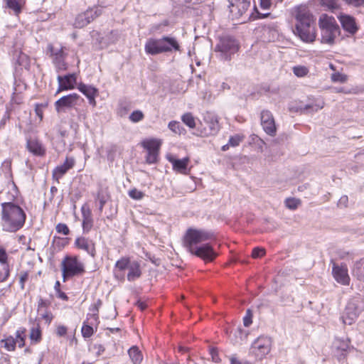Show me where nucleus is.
<instances>
[{"mask_svg": "<svg viewBox=\"0 0 364 364\" xmlns=\"http://www.w3.org/2000/svg\"><path fill=\"white\" fill-rule=\"evenodd\" d=\"M213 238L214 234L210 231L203 229L188 228L183 237V244L192 255L205 261L210 262L217 256L212 245L208 242L200 246H198V245Z\"/></svg>", "mask_w": 364, "mask_h": 364, "instance_id": "nucleus-1", "label": "nucleus"}, {"mask_svg": "<svg viewBox=\"0 0 364 364\" xmlns=\"http://www.w3.org/2000/svg\"><path fill=\"white\" fill-rule=\"evenodd\" d=\"M26 215L18 205L9 202L1 203V225L4 231L15 232L24 225Z\"/></svg>", "mask_w": 364, "mask_h": 364, "instance_id": "nucleus-2", "label": "nucleus"}, {"mask_svg": "<svg viewBox=\"0 0 364 364\" xmlns=\"http://www.w3.org/2000/svg\"><path fill=\"white\" fill-rule=\"evenodd\" d=\"M144 49L146 53L155 55L163 53L179 51L181 46L176 38L171 36H163L161 38H149L147 40Z\"/></svg>", "mask_w": 364, "mask_h": 364, "instance_id": "nucleus-3", "label": "nucleus"}, {"mask_svg": "<svg viewBox=\"0 0 364 364\" xmlns=\"http://www.w3.org/2000/svg\"><path fill=\"white\" fill-rule=\"evenodd\" d=\"M321 31V43L333 45L336 38L340 34V28L335 18L327 14H322L318 20Z\"/></svg>", "mask_w": 364, "mask_h": 364, "instance_id": "nucleus-4", "label": "nucleus"}, {"mask_svg": "<svg viewBox=\"0 0 364 364\" xmlns=\"http://www.w3.org/2000/svg\"><path fill=\"white\" fill-rule=\"evenodd\" d=\"M239 50V44L232 36H223L219 38L215 51L222 60H230L232 55Z\"/></svg>", "mask_w": 364, "mask_h": 364, "instance_id": "nucleus-5", "label": "nucleus"}, {"mask_svg": "<svg viewBox=\"0 0 364 364\" xmlns=\"http://www.w3.org/2000/svg\"><path fill=\"white\" fill-rule=\"evenodd\" d=\"M364 310V301L360 297L351 299L347 304L342 320L344 324H353Z\"/></svg>", "mask_w": 364, "mask_h": 364, "instance_id": "nucleus-6", "label": "nucleus"}, {"mask_svg": "<svg viewBox=\"0 0 364 364\" xmlns=\"http://www.w3.org/2000/svg\"><path fill=\"white\" fill-rule=\"evenodd\" d=\"M63 281L67 277L84 273V265L80 262L76 257H66L61 264Z\"/></svg>", "mask_w": 364, "mask_h": 364, "instance_id": "nucleus-7", "label": "nucleus"}, {"mask_svg": "<svg viewBox=\"0 0 364 364\" xmlns=\"http://www.w3.org/2000/svg\"><path fill=\"white\" fill-rule=\"evenodd\" d=\"M48 53L52 58L53 63L58 70H65L67 65L65 62L67 54L65 53V48L61 45H48Z\"/></svg>", "mask_w": 364, "mask_h": 364, "instance_id": "nucleus-8", "label": "nucleus"}, {"mask_svg": "<svg viewBox=\"0 0 364 364\" xmlns=\"http://www.w3.org/2000/svg\"><path fill=\"white\" fill-rule=\"evenodd\" d=\"M293 15L295 18V25L309 26L315 25V18L309 9L303 5L296 6Z\"/></svg>", "mask_w": 364, "mask_h": 364, "instance_id": "nucleus-9", "label": "nucleus"}, {"mask_svg": "<svg viewBox=\"0 0 364 364\" xmlns=\"http://www.w3.org/2000/svg\"><path fill=\"white\" fill-rule=\"evenodd\" d=\"M102 13V9L97 7L94 9H88L84 13L77 16L74 22L75 28H83L89 24L95 18L100 16Z\"/></svg>", "mask_w": 364, "mask_h": 364, "instance_id": "nucleus-10", "label": "nucleus"}, {"mask_svg": "<svg viewBox=\"0 0 364 364\" xmlns=\"http://www.w3.org/2000/svg\"><path fill=\"white\" fill-rule=\"evenodd\" d=\"M294 33L305 43H313L316 40V33L314 25H295Z\"/></svg>", "mask_w": 364, "mask_h": 364, "instance_id": "nucleus-11", "label": "nucleus"}, {"mask_svg": "<svg viewBox=\"0 0 364 364\" xmlns=\"http://www.w3.org/2000/svg\"><path fill=\"white\" fill-rule=\"evenodd\" d=\"M270 350V340L259 337L252 343L251 351L258 359H262Z\"/></svg>", "mask_w": 364, "mask_h": 364, "instance_id": "nucleus-12", "label": "nucleus"}, {"mask_svg": "<svg viewBox=\"0 0 364 364\" xmlns=\"http://www.w3.org/2000/svg\"><path fill=\"white\" fill-rule=\"evenodd\" d=\"M143 146L147 150L146 162L154 164L157 161L161 141L157 139H149L143 142Z\"/></svg>", "mask_w": 364, "mask_h": 364, "instance_id": "nucleus-13", "label": "nucleus"}, {"mask_svg": "<svg viewBox=\"0 0 364 364\" xmlns=\"http://www.w3.org/2000/svg\"><path fill=\"white\" fill-rule=\"evenodd\" d=\"M251 0H228L230 12L233 18L242 16L250 6Z\"/></svg>", "mask_w": 364, "mask_h": 364, "instance_id": "nucleus-14", "label": "nucleus"}, {"mask_svg": "<svg viewBox=\"0 0 364 364\" xmlns=\"http://www.w3.org/2000/svg\"><path fill=\"white\" fill-rule=\"evenodd\" d=\"M261 124L264 132L270 135L276 134V125L272 114L268 110H263L261 112Z\"/></svg>", "mask_w": 364, "mask_h": 364, "instance_id": "nucleus-15", "label": "nucleus"}, {"mask_svg": "<svg viewBox=\"0 0 364 364\" xmlns=\"http://www.w3.org/2000/svg\"><path fill=\"white\" fill-rule=\"evenodd\" d=\"M57 80L58 82V88L56 94H58L63 90L73 89L76 84L77 76L75 73L66 75L63 77L58 75Z\"/></svg>", "mask_w": 364, "mask_h": 364, "instance_id": "nucleus-16", "label": "nucleus"}, {"mask_svg": "<svg viewBox=\"0 0 364 364\" xmlns=\"http://www.w3.org/2000/svg\"><path fill=\"white\" fill-rule=\"evenodd\" d=\"M338 18L343 28L348 33L353 35L358 31V26L353 16L342 14L338 16Z\"/></svg>", "mask_w": 364, "mask_h": 364, "instance_id": "nucleus-17", "label": "nucleus"}, {"mask_svg": "<svg viewBox=\"0 0 364 364\" xmlns=\"http://www.w3.org/2000/svg\"><path fill=\"white\" fill-rule=\"evenodd\" d=\"M79 98L76 93L63 96L55 102V107L57 112L60 113L65 107H71L75 105Z\"/></svg>", "mask_w": 364, "mask_h": 364, "instance_id": "nucleus-18", "label": "nucleus"}, {"mask_svg": "<svg viewBox=\"0 0 364 364\" xmlns=\"http://www.w3.org/2000/svg\"><path fill=\"white\" fill-rule=\"evenodd\" d=\"M75 164L73 157H66L64 163L58 166L53 171V177L58 181L68 170L72 168Z\"/></svg>", "mask_w": 364, "mask_h": 364, "instance_id": "nucleus-19", "label": "nucleus"}, {"mask_svg": "<svg viewBox=\"0 0 364 364\" xmlns=\"http://www.w3.org/2000/svg\"><path fill=\"white\" fill-rule=\"evenodd\" d=\"M75 244L78 249L82 250L90 255L92 257H95L96 250L95 243L85 237H78Z\"/></svg>", "mask_w": 364, "mask_h": 364, "instance_id": "nucleus-20", "label": "nucleus"}, {"mask_svg": "<svg viewBox=\"0 0 364 364\" xmlns=\"http://www.w3.org/2000/svg\"><path fill=\"white\" fill-rule=\"evenodd\" d=\"M333 277L338 283L343 285L349 284L350 277L348 274L347 268L334 264L333 267Z\"/></svg>", "mask_w": 364, "mask_h": 364, "instance_id": "nucleus-21", "label": "nucleus"}, {"mask_svg": "<svg viewBox=\"0 0 364 364\" xmlns=\"http://www.w3.org/2000/svg\"><path fill=\"white\" fill-rule=\"evenodd\" d=\"M77 88L87 97L89 100V103L95 107L96 105L95 97L97 95L98 90L91 85H87L83 83L79 84Z\"/></svg>", "mask_w": 364, "mask_h": 364, "instance_id": "nucleus-22", "label": "nucleus"}, {"mask_svg": "<svg viewBox=\"0 0 364 364\" xmlns=\"http://www.w3.org/2000/svg\"><path fill=\"white\" fill-rule=\"evenodd\" d=\"M168 160L171 163L174 171L183 174L188 173L187 166L189 162V158L186 157L182 159H176L173 156H168Z\"/></svg>", "mask_w": 364, "mask_h": 364, "instance_id": "nucleus-23", "label": "nucleus"}, {"mask_svg": "<svg viewBox=\"0 0 364 364\" xmlns=\"http://www.w3.org/2000/svg\"><path fill=\"white\" fill-rule=\"evenodd\" d=\"M82 216V228L84 232H89L93 225V220L90 208L87 205H82L81 208Z\"/></svg>", "mask_w": 364, "mask_h": 364, "instance_id": "nucleus-24", "label": "nucleus"}, {"mask_svg": "<svg viewBox=\"0 0 364 364\" xmlns=\"http://www.w3.org/2000/svg\"><path fill=\"white\" fill-rule=\"evenodd\" d=\"M127 279L133 282L139 278L141 274L140 265L137 262H132L128 268Z\"/></svg>", "mask_w": 364, "mask_h": 364, "instance_id": "nucleus-25", "label": "nucleus"}, {"mask_svg": "<svg viewBox=\"0 0 364 364\" xmlns=\"http://www.w3.org/2000/svg\"><path fill=\"white\" fill-rule=\"evenodd\" d=\"M27 148L29 151L35 155L43 156L45 154V149L39 141L30 139L27 141Z\"/></svg>", "mask_w": 364, "mask_h": 364, "instance_id": "nucleus-26", "label": "nucleus"}, {"mask_svg": "<svg viewBox=\"0 0 364 364\" xmlns=\"http://www.w3.org/2000/svg\"><path fill=\"white\" fill-rule=\"evenodd\" d=\"M324 102L323 100L317 99L314 103L306 105L300 109L304 113L316 112L321 109L324 107Z\"/></svg>", "mask_w": 364, "mask_h": 364, "instance_id": "nucleus-27", "label": "nucleus"}, {"mask_svg": "<svg viewBox=\"0 0 364 364\" xmlns=\"http://www.w3.org/2000/svg\"><path fill=\"white\" fill-rule=\"evenodd\" d=\"M205 121L208 123L210 132L209 134L214 135L218 133L220 129L218 120L216 116L208 114L207 117H205Z\"/></svg>", "mask_w": 364, "mask_h": 364, "instance_id": "nucleus-28", "label": "nucleus"}, {"mask_svg": "<svg viewBox=\"0 0 364 364\" xmlns=\"http://www.w3.org/2000/svg\"><path fill=\"white\" fill-rule=\"evenodd\" d=\"M129 358L133 364H140L143 360V355L141 350L136 346H133L128 350Z\"/></svg>", "mask_w": 364, "mask_h": 364, "instance_id": "nucleus-29", "label": "nucleus"}, {"mask_svg": "<svg viewBox=\"0 0 364 364\" xmlns=\"http://www.w3.org/2000/svg\"><path fill=\"white\" fill-rule=\"evenodd\" d=\"M352 272L358 279L364 282V259L355 262Z\"/></svg>", "mask_w": 364, "mask_h": 364, "instance_id": "nucleus-30", "label": "nucleus"}, {"mask_svg": "<svg viewBox=\"0 0 364 364\" xmlns=\"http://www.w3.org/2000/svg\"><path fill=\"white\" fill-rule=\"evenodd\" d=\"M119 38V33L117 31H111L108 34L102 38V44L108 46L110 44L115 43Z\"/></svg>", "mask_w": 364, "mask_h": 364, "instance_id": "nucleus-31", "label": "nucleus"}, {"mask_svg": "<svg viewBox=\"0 0 364 364\" xmlns=\"http://www.w3.org/2000/svg\"><path fill=\"white\" fill-rule=\"evenodd\" d=\"M26 332L25 328H20L16 332V338H14L16 345L18 344L19 348H23L25 346Z\"/></svg>", "mask_w": 364, "mask_h": 364, "instance_id": "nucleus-32", "label": "nucleus"}, {"mask_svg": "<svg viewBox=\"0 0 364 364\" xmlns=\"http://www.w3.org/2000/svg\"><path fill=\"white\" fill-rule=\"evenodd\" d=\"M6 6L11 9L14 14L18 15L21 11L22 0H4Z\"/></svg>", "mask_w": 364, "mask_h": 364, "instance_id": "nucleus-33", "label": "nucleus"}, {"mask_svg": "<svg viewBox=\"0 0 364 364\" xmlns=\"http://www.w3.org/2000/svg\"><path fill=\"white\" fill-rule=\"evenodd\" d=\"M1 343L8 351H14L16 348L15 338L11 336H7L6 338L2 339L1 341Z\"/></svg>", "mask_w": 364, "mask_h": 364, "instance_id": "nucleus-34", "label": "nucleus"}, {"mask_svg": "<svg viewBox=\"0 0 364 364\" xmlns=\"http://www.w3.org/2000/svg\"><path fill=\"white\" fill-rule=\"evenodd\" d=\"M182 122L189 128L193 129L196 127V120L191 112H186L181 117Z\"/></svg>", "mask_w": 364, "mask_h": 364, "instance_id": "nucleus-35", "label": "nucleus"}, {"mask_svg": "<svg viewBox=\"0 0 364 364\" xmlns=\"http://www.w3.org/2000/svg\"><path fill=\"white\" fill-rule=\"evenodd\" d=\"M168 127L173 133L181 134L185 132L184 128L181 125L180 122L176 121H171L168 123Z\"/></svg>", "mask_w": 364, "mask_h": 364, "instance_id": "nucleus-36", "label": "nucleus"}, {"mask_svg": "<svg viewBox=\"0 0 364 364\" xmlns=\"http://www.w3.org/2000/svg\"><path fill=\"white\" fill-rule=\"evenodd\" d=\"M94 327L91 324H87V321H84L81 329L82 336L86 338L91 337L95 332Z\"/></svg>", "mask_w": 364, "mask_h": 364, "instance_id": "nucleus-37", "label": "nucleus"}, {"mask_svg": "<svg viewBox=\"0 0 364 364\" xmlns=\"http://www.w3.org/2000/svg\"><path fill=\"white\" fill-rule=\"evenodd\" d=\"M30 338L36 343H38L41 340V331L40 329L39 324H37L36 327H33L31 329Z\"/></svg>", "mask_w": 364, "mask_h": 364, "instance_id": "nucleus-38", "label": "nucleus"}, {"mask_svg": "<svg viewBox=\"0 0 364 364\" xmlns=\"http://www.w3.org/2000/svg\"><path fill=\"white\" fill-rule=\"evenodd\" d=\"M293 73L296 76L302 77L309 73V69L304 65H297L293 68Z\"/></svg>", "mask_w": 364, "mask_h": 364, "instance_id": "nucleus-39", "label": "nucleus"}, {"mask_svg": "<svg viewBox=\"0 0 364 364\" xmlns=\"http://www.w3.org/2000/svg\"><path fill=\"white\" fill-rule=\"evenodd\" d=\"M301 200L294 198H289L286 199L285 205L290 210H295L300 205Z\"/></svg>", "mask_w": 364, "mask_h": 364, "instance_id": "nucleus-40", "label": "nucleus"}, {"mask_svg": "<svg viewBox=\"0 0 364 364\" xmlns=\"http://www.w3.org/2000/svg\"><path fill=\"white\" fill-rule=\"evenodd\" d=\"M132 262H130L129 259L122 258L116 262L115 267L120 271H123L126 269H128L129 265Z\"/></svg>", "mask_w": 364, "mask_h": 364, "instance_id": "nucleus-41", "label": "nucleus"}, {"mask_svg": "<svg viewBox=\"0 0 364 364\" xmlns=\"http://www.w3.org/2000/svg\"><path fill=\"white\" fill-rule=\"evenodd\" d=\"M87 324H91L95 326V329H97V326L100 323L99 316L97 313H93L87 315Z\"/></svg>", "mask_w": 364, "mask_h": 364, "instance_id": "nucleus-42", "label": "nucleus"}, {"mask_svg": "<svg viewBox=\"0 0 364 364\" xmlns=\"http://www.w3.org/2000/svg\"><path fill=\"white\" fill-rule=\"evenodd\" d=\"M144 114L140 110H136L134 111L130 115H129V119L132 122H139L141 121L144 119Z\"/></svg>", "mask_w": 364, "mask_h": 364, "instance_id": "nucleus-43", "label": "nucleus"}, {"mask_svg": "<svg viewBox=\"0 0 364 364\" xmlns=\"http://www.w3.org/2000/svg\"><path fill=\"white\" fill-rule=\"evenodd\" d=\"M331 80L334 82H346L348 80V77L346 75L340 73H335L331 75Z\"/></svg>", "mask_w": 364, "mask_h": 364, "instance_id": "nucleus-44", "label": "nucleus"}, {"mask_svg": "<svg viewBox=\"0 0 364 364\" xmlns=\"http://www.w3.org/2000/svg\"><path fill=\"white\" fill-rule=\"evenodd\" d=\"M348 6L360 8L364 6V0H341Z\"/></svg>", "mask_w": 364, "mask_h": 364, "instance_id": "nucleus-45", "label": "nucleus"}, {"mask_svg": "<svg viewBox=\"0 0 364 364\" xmlns=\"http://www.w3.org/2000/svg\"><path fill=\"white\" fill-rule=\"evenodd\" d=\"M243 138V136L238 134L230 136V138L229 139L228 144L233 147L237 146L242 141Z\"/></svg>", "mask_w": 364, "mask_h": 364, "instance_id": "nucleus-46", "label": "nucleus"}, {"mask_svg": "<svg viewBox=\"0 0 364 364\" xmlns=\"http://www.w3.org/2000/svg\"><path fill=\"white\" fill-rule=\"evenodd\" d=\"M321 4L328 7L331 10L336 9L338 8V4L336 0H321Z\"/></svg>", "mask_w": 364, "mask_h": 364, "instance_id": "nucleus-47", "label": "nucleus"}, {"mask_svg": "<svg viewBox=\"0 0 364 364\" xmlns=\"http://www.w3.org/2000/svg\"><path fill=\"white\" fill-rule=\"evenodd\" d=\"M55 229L58 233H61L64 235H68L70 232L68 227L64 223H58L56 225Z\"/></svg>", "mask_w": 364, "mask_h": 364, "instance_id": "nucleus-48", "label": "nucleus"}, {"mask_svg": "<svg viewBox=\"0 0 364 364\" xmlns=\"http://www.w3.org/2000/svg\"><path fill=\"white\" fill-rule=\"evenodd\" d=\"M10 274V270L8 264H4L2 272H0V282H3L6 280Z\"/></svg>", "mask_w": 364, "mask_h": 364, "instance_id": "nucleus-49", "label": "nucleus"}, {"mask_svg": "<svg viewBox=\"0 0 364 364\" xmlns=\"http://www.w3.org/2000/svg\"><path fill=\"white\" fill-rule=\"evenodd\" d=\"M252 312L250 309H247L246 315L243 318V323L245 327H248L252 323Z\"/></svg>", "mask_w": 364, "mask_h": 364, "instance_id": "nucleus-50", "label": "nucleus"}, {"mask_svg": "<svg viewBox=\"0 0 364 364\" xmlns=\"http://www.w3.org/2000/svg\"><path fill=\"white\" fill-rule=\"evenodd\" d=\"M129 196L133 199L140 200L143 198L144 193L136 189H132L129 191Z\"/></svg>", "mask_w": 364, "mask_h": 364, "instance_id": "nucleus-51", "label": "nucleus"}, {"mask_svg": "<svg viewBox=\"0 0 364 364\" xmlns=\"http://www.w3.org/2000/svg\"><path fill=\"white\" fill-rule=\"evenodd\" d=\"M265 254V250L263 248L255 247L253 249L252 256L254 258L261 257Z\"/></svg>", "mask_w": 364, "mask_h": 364, "instance_id": "nucleus-52", "label": "nucleus"}, {"mask_svg": "<svg viewBox=\"0 0 364 364\" xmlns=\"http://www.w3.org/2000/svg\"><path fill=\"white\" fill-rule=\"evenodd\" d=\"M28 274L27 272H23L21 273L20 278H19V283H20L21 289H24L25 282L28 280Z\"/></svg>", "mask_w": 364, "mask_h": 364, "instance_id": "nucleus-53", "label": "nucleus"}, {"mask_svg": "<svg viewBox=\"0 0 364 364\" xmlns=\"http://www.w3.org/2000/svg\"><path fill=\"white\" fill-rule=\"evenodd\" d=\"M259 6L261 9L268 10L272 4V0H259Z\"/></svg>", "mask_w": 364, "mask_h": 364, "instance_id": "nucleus-54", "label": "nucleus"}, {"mask_svg": "<svg viewBox=\"0 0 364 364\" xmlns=\"http://www.w3.org/2000/svg\"><path fill=\"white\" fill-rule=\"evenodd\" d=\"M7 260V254L4 249L0 248V262L3 264H6Z\"/></svg>", "mask_w": 364, "mask_h": 364, "instance_id": "nucleus-55", "label": "nucleus"}, {"mask_svg": "<svg viewBox=\"0 0 364 364\" xmlns=\"http://www.w3.org/2000/svg\"><path fill=\"white\" fill-rule=\"evenodd\" d=\"M97 199L99 201V210L100 213L102 212L104 205L106 203V200L105 199V197L102 196H100V194L97 195Z\"/></svg>", "mask_w": 364, "mask_h": 364, "instance_id": "nucleus-56", "label": "nucleus"}, {"mask_svg": "<svg viewBox=\"0 0 364 364\" xmlns=\"http://www.w3.org/2000/svg\"><path fill=\"white\" fill-rule=\"evenodd\" d=\"M56 333L59 336H63L67 333V327L65 326H58L56 328Z\"/></svg>", "mask_w": 364, "mask_h": 364, "instance_id": "nucleus-57", "label": "nucleus"}, {"mask_svg": "<svg viewBox=\"0 0 364 364\" xmlns=\"http://www.w3.org/2000/svg\"><path fill=\"white\" fill-rule=\"evenodd\" d=\"M50 304V302L47 300L40 299L38 303V310L41 311L42 308H47Z\"/></svg>", "mask_w": 364, "mask_h": 364, "instance_id": "nucleus-58", "label": "nucleus"}, {"mask_svg": "<svg viewBox=\"0 0 364 364\" xmlns=\"http://www.w3.org/2000/svg\"><path fill=\"white\" fill-rule=\"evenodd\" d=\"M348 202V198L347 196H343L340 198L338 205L339 207H347Z\"/></svg>", "mask_w": 364, "mask_h": 364, "instance_id": "nucleus-59", "label": "nucleus"}, {"mask_svg": "<svg viewBox=\"0 0 364 364\" xmlns=\"http://www.w3.org/2000/svg\"><path fill=\"white\" fill-rule=\"evenodd\" d=\"M42 318H44L48 323H50L53 319V314L51 312L46 311L42 314Z\"/></svg>", "mask_w": 364, "mask_h": 364, "instance_id": "nucleus-60", "label": "nucleus"}, {"mask_svg": "<svg viewBox=\"0 0 364 364\" xmlns=\"http://www.w3.org/2000/svg\"><path fill=\"white\" fill-rule=\"evenodd\" d=\"M102 305V301L100 299H98L96 303L92 306V309L91 310L94 312V313H97L98 314V311H99V308Z\"/></svg>", "mask_w": 364, "mask_h": 364, "instance_id": "nucleus-61", "label": "nucleus"}, {"mask_svg": "<svg viewBox=\"0 0 364 364\" xmlns=\"http://www.w3.org/2000/svg\"><path fill=\"white\" fill-rule=\"evenodd\" d=\"M211 355H212V359L214 362L215 363H219L220 362V358H219V356H218V351L215 349H213L211 350Z\"/></svg>", "mask_w": 364, "mask_h": 364, "instance_id": "nucleus-62", "label": "nucleus"}, {"mask_svg": "<svg viewBox=\"0 0 364 364\" xmlns=\"http://www.w3.org/2000/svg\"><path fill=\"white\" fill-rule=\"evenodd\" d=\"M136 306L141 311L145 310L147 307L146 303L141 301H137L136 303Z\"/></svg>", "mask_w": 364, "mask_h": 364, "instance_id": "nucleus-63", "label": "nucleus"}, {"mask_svg": "<svg viewBox=\"0 0 364 364\" xmlns=\"http://www.w3.org/2000/svg\"><path fill=\"white\" fill-rule=\"evenodd\" d=\"M230 364H242L241 362L234 355L230 358Z\"/></svg>", "mask_w": 364, "mask_h": 364, "instance_id": "nucleus-64", "label": "nucleus"}]
</instances>
